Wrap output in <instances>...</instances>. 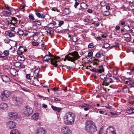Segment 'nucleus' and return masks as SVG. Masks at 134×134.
Returning <instances> with one entry per match:
<instances>
[{"instance_id":"nucleus-33","label":"nucleus","mask_w":134,"mask_h":134,"mask_svg":"<svg viewBox=\"0 0 134 134\" xmlns=\"http://www.w3.org/2000/svg\"><path fill=\"white\" fill-rule=\"evenodd\" d=\"M72 40L73 41L75 42L78 41V38L76 36H74L72 37Z\"/></svg>"},{"instance_id":"nucleus-23","label":"nucleus","mask_w":134,"mask_h":134,"mask_svg":"<svg viewBox=\"0 0 134 134\" xmlns=\"http://www.w3.org/2000/svg\"><path fill=\"white\" fill-rule=\"evenodd\" d=\"M10 134H20V132L17 129H14L11 131Z\"/></svg>"},{"instance_id":"nucleus-4","label":"nucleus","mask_w":134,"mask_h":134,"mask_svg":"<svg viewBox=\"0 0 134 134\" xmlns=\"http://www.w3.org/2000/svg\"><path fill=\"white\" fill-rule=\"evenodd\" d=\"M70 55L71 54L72 57H68L66 56V58L68 59V61L74 62L77 59H79L80 57L79 55V54L77 51H74L70 54Z\"/></svg>"},{"instance_id":"nucleus-32","label":"nucleus","mask_w":134,"mask_h":134,"mask_svg":"<svg viewBox=\"0 0 134 134\" xmlns=\"http://www.w3.org/2000/svg\"><path fill=\"white\" fill-rule=\"evenodd\" d=\"M29 18L30 20L33 21L35 20L34 15L32 14H30L29 15Z\"/></svg>"},{"instance_id":"nucleus-14","label":"nucleus","mask_w":134,"mask_h":134,"mask_svg":"<svg viewBox=\"0 0 134 134\" xmlns=\"http://www.w3.org/2000/svg\"><path fill=\"white\" fill-rule=\"evenodd\" d=\"M8 106L6 103H2L0 105V109H2L7 110L8 109Z\"/></svg>"},{"instance_id":"nucleus-15","label":"nucleus","mask_w":134,"mask_h":134,"mask_svg":"<svg viewBox=\"0 0 134 134\" xmlns=\"http://www.w3.org/2000/svg\"><path fill=\"white\" fill-rule=\"evenodd\" d=\"M2 78L3 81L7 83L9 82L10 80L9 78L6 76H2Z\"/></svg>"},{"instance_id":"nucleus-34","label":"nucleus","mask_w":134,"mask_h":134,"mask_svg":"<svg viewBox=\"0 0 134 134\" xmlns=\"http://www.w3.org/2000/svg\"><path fill=\"white\" fill-rule=\"evenodd\" d=\"M63 12L66 15H68L69 13V12L68 8H65L63 10Z\"/></svg>"},{"instance_id":"nucleus-5","label":"nucleus","mask_w":134,"mask_h":134,"mask_svg":"<svg viewBox=\"0 0 134 134\" xmlns=\"http://www.w3.org/2000/svg\"><path fill=\"white\" fill-rule=\"evenodd\" d=\"M10 94V92L8 91H4L1 93V99L3 101L8 100Z\"/></svg>"},{"instance_id":"nucleus-54","label":"nucleus","mask_w":134,"mask_h":134,"mask_svg":"<svg viewBox=\"0 0 134 134\" xmlns=\"http://www.w3.org/2000/svg\"><path fill=\"white\" fill-rule=\"evenodd\" d=\"M30 82L31 84L35 86H36V83H35L34 81V80H31V81H30Z\"/></svg>"},{"instance_id":"nucleus-37","label":"nucleus","mask_w":134,"mask_h":134,"mask_svg":"<svg viewBox=\"0 0 134 134\" xmlns=\"http://www.w3.org/2000/svg\"><path fill=\"white\" fill-rule=\"evenodd\" d=\"M17 59L18 60L21 61H24L25 60L24 58L22 56H18L17 57Z\"/></svg>"},{"instance_id":"nucleus-12","label":"nucleus","mask_w":134,"mask_h":134,"mask_svg":"<svg viewBox=\"0 0 134 134\" xmlns=\"http://www.w3.org/2000/svg\"><path fill=\"white\" fill-rule=\"evenodd\" d=\"M13 103L16 105H19L21 104L22 99H21L16 97H14L13 98Z\"/></svg>"},{"instance_id":"nucleus-47","label":"nucleus","mask_w":134,"mask_h":134,"mask_svg":"<svg viewBox=\"0 0 134 134\" xmlns=\"http://www.w3.org/2000/svg\"><path fill=\"white\" fill-rule=\"evenodd\" d=\"M34 22L35 24L39 25H40L41 24L40 20L36 21H34Z\"/></svg>"},{"instance_id":"nucleus-16","label":"nucleus","mask_w":134,"mask_h":134,"mask_svg":"<svg viewBox=\"0 0 134 134\" xmlns=\"http://www.w3.org/2000/svg\"><path fill=\"white\" fill-rule=\"evenodd\" d=\"M40 71V68H37L35 70L34 74V78H38V74Z\"/></svg>"},{"instance_id":"nucleus-30","label":"nucleus","mask_w":134,"mask_h":134,"mask_svg":"<svg viewBox=\"0 0 134 134\" xmlns=\"http://www.w3.org/2000/svg\"><path fill=\"white\" fill-rule=\"evenodd\" d=\"M14 65L16 68H18L21 66V64L19 62H16L14 63Z\"/></svg>"},{"instance_id":"nucleus-43","label":"nucleus","mask_w":134,"mask_h":134,"mask_svg":"<svg viewBox=\"0 0 134 134\" xmlns=\"http://www.w3.org/2000/svg\"><path fill=\"white\" fill-rule=\"evenodd\" d=\"M88 47L89 48H92L94 47V44L93 43H90L88 46Z\"/></svg>"},{"instance_id":"nucleus-26","label":"nucleus","mask_w":134,"mask_h":134,"mask_svg":"<svg viewBox=\"0 0 134 134\" xmlns=\"http://www.w3.org/2000/svg\"><path fill=\"white\" fill-rule=\"evenodd\" d=\"M100 78L103 80V81L105 80L108 77L107 75L102 74L100 76Z\"/></svg>"},{"instance_id":"nucleus-62","label":"nucleus","mask_w":134,"mask_h":134,"mask_svg":"<svg viewBox=\"0 0 134 134\" xmlns=\"http://www.w3.org/2000/svg\"><path fill=\"white\" fill-rule=\"evenodd\" d=\"M93 54V53L92 52H89L88 53V55L89 57H91Z\"/></svg>"},{"instance_id":"nucleus-57","label":"nucleus","mask_w":134,"mask_h":134,"mask_svg":"<svg viewBox=\"0 0 134 134\" xmlns=\"http://www.w3.org/2000/svg\"><path fill=\"white\" fill-rule=\"evenodd\" d=\"M79 3L77 1L74 4V7L75 8H77V7L79 5Z\"/></svg>"},{"instance_id":"nucleus-1","label":"nucleus","mask_w":134,"mask_h":134,"mask_svg":"<svg viewBox=\"0 0 134 134\" xmlns=\"http://www.w3.org/2000/svg\"><path fill=\"white\" fill-rule=\"evenodd\" d=\"M49 55H46L43 59V60L45 61H48L51 59V64L53 66L57 67L58 66V63L59 62L58 60L60 59V57L56 56H53L49 52Z\"/></svg>"},{"instance_id":"nucleus-31","label":"nucleus","mask_w":134,"mask_h":134,"mask_svg":"<svg viewBox=\"0 0 134 134\" xmlns=\"http://www.w3.org/2000/svg\"><path fill=\"white\" fill-rule=\"evenodd\" d=\"M123 29L126 31H129L130 30V28L129 25H124L123 27Z\"/></svg>"},{"instance_id":"nucleus-56","label":"nucleus","mask_w":134,"mask_h":134,"mask_svg":"<svg viewBox=\"0 0 134 134\" xmlns=\"http://www.w3.org/2000/svg\"><path fill=\"white\" fill-rule=\"evenodd\" d=\"M131 32L132 34V35L134 36V28H133L131 30Z\"/></svg>"},{"instance_id":"nucleus-36","label":"nucleus","mask_w":134,"mask_h":134,"mask_svg":"<svg viewBox=\"0 0 134 134\" xmlns=\"http://www.w3.org/2000/svg\"><path fill=\"white\" fill-rule=\"evenodd\" d=\"M110 45L109 43H106L104 45H103L102 46V48H104L105 49L107 48L108 47L110 46Z\"/></svg>"},{"instance_id":"nucleus-24","label":"nucleus","mask_w":134,"mask_h":134,"mask_svg":"<svg viewBox=\"0 0 134 134\" xmlns=\"http://www.w3.org/2000/svg\"><path fill=\"white\" fill-rule=\"evenodd\" d=\"M17 23V20L15 17H12V20L10 23L13 25L16 24Z\"/></svg>"},{"instance_id":"nucleus-41","label":"nucleus","mask_w":134,"mask_h":134,"mask_svg":"<svg viewBox=\"0 0 134 134\" xmlns=\"http://www.w3.org/2000/svg\"><path fill=\"white\" fill-rule=\"evenodd\" d=\"M102 55V54H101L100 53L98 52L96 54L95 56L97 58H99L101 57Z\"/></svg>"},{"instance_id":"nucleus-40","label":"nucleus","mask_w":134,"mask_h":134,"mask_svg":"<svg viewBox=\"0 0 134 134\" xmlns=\"http://www.w3.org/2000/svg\"><path fill=\"white\" fill-rule=\"evenodd\" d=\"M130 129L132 133L134 134V125H132L130 127Z\"/></svg>"},{"instance_id":"nucleus-39","label":"nucleus","mask_w":134,"mask_h":134,"mask_svg":"<svg viewBox=\"0 0 134 134\" xmlns=\"http://www.w3.org/2000/svg\"><path fill=\"white\" fill-rule=\"evenodd\" d=\"M32 44L34 46H38L39 45V43L37 42L33 41L32 42Z\"/></svg>"},{"instance_id":"nucleus-50","label":"nucleus","mask_w":134,"mask_h":134,"mask_svg":"<svg viewBox=\"0 0 134 134\" xmlns=\"http://www.w3.org/2000/svg\"><path fill=\"white\" fill-rule=\"evenodd\" d=\"M64 24V21H60L59 22L58 25L59 26L62 25Z\"/></svg>"},{"instance_id":"nucleus-2","label":"nucleus","mask_w":134,"mask_h":134,"mask_svg":"<svg viewBox=\"0 0 134 134\" xmlns=\"http://www.w3.org/2000/svg\"><path fill=\"white\" fill-rule=\"evenodd\" d=\"M75 116L74 114L70 112L66 113L64 115L63 121L64 123L67 125H71L74 123Z\"/></svg>"},{"instance_id":"nucleus-63","label":"nucleus","mask_w":134,"mask_h":134,"mask_svg":"<svg viewBox=\"0 0 134 134\" xmlns=\"http://www.w3.org/2000/svg\"><path fill=\"white\" fill-rule=\"evenodd\" d=\"M7 9L10 11V10H12L13 9V8L12 7H8L6 8Z\"/></svg>"},{"instance_id":"nucleus-25","label":"nucleus","mask_w":134,"mask_h":134,"mask_svg":"<svg viewBox=\"0 0 134 134\" xmlns=\"http://www.w3.org/2000/svg\"><path fill=\"white\" fill-rule=\"evenodd\" d=\"M98 71L97 73H101L104 71V69L102 65L100 66L99 67V69H98Z\"/></svg>"},{"instance_id":"nucleus-35","label":"nucleus","mask_w":134,"mask_h":134,"mask_svg":"<svg viewBox=\"0 0 134 134\" xmlns=\"http://www.w3.org/2000/svg\"><path fill=\"white\" fill-rule=\"evenodd\" d=\"M103 14L104 16H108L110 15V13L109 11H105L103 13Z\"/></svg>"},{"instance_id":"nucleus-3","label":"nucleus","mask_w":134,"mask_h":134,"mask_svg":"<svg viewBox=\"0 0 134 134\" xmlns=\"http://www.w3.org/2000/svg\"><path fill=\"white\" fill-rule=\"evenodd\" d=\"M85 129L87 133L91 134L94 133L97 130L96 125L93 121L90 120H88L86 121Z\"/></svg>"},{"instance_id":"nucleus-55","label":"nucleus","mask_w":134,"mask_h":134,"mask_svg":"<svg viewBox=\"0 0 134 134\" xmlns=\"http://www.w3.org/2000/svg\"><path fill=\"white\" fill-rule=\"evenodd\" d=\"M120 23L121 25H124L125 24V22L123 21H120Z\"/></svg>"},{"instance_id":"nucleus-64","label":"nucleus","mask_w":134,"mask_h":134,"mask_svg":"<svg viewBox=\"0 0 134 134\" xmlns=\"http://www.w3.org/2000/svg\"><path fill=\"white\" fill-rule=\"evenodd\" d=\"M90 109L89 108L87 107H86L84 108V110L85 111H87Z\"/></svg>"},{"instance_id":"nucleus-27","label":"nucleus","mask_w":134,"mask_h":134,"mask_svg":"<svg viewBox=\"0 0 134 134\" xmlns=\"http://www.w3.org/2000/svg\"><path fill=\"white\" fill-rule=\"evenodd\" d=\"M46 27L47 28L51 29L55 28V26L53 25L51 23L48 24L47 26H46Z\"/></svg>"},{"instance_id":"nucleus-53","label":"nucleus","mask_w":134,"mask_h":134,"mask_svg":"<svg viewBox=\"0 0 134 134\" xmlns=\"http://www.w3.org/2000/svg\"><path fill=\"white\" fill-rule=\"evenodd\" d=\"M4 42L5 43H8L10 42L9 40L8 39H6L4 40Z\"/></svg>"},{"instance_id":"nucleus-7","label":"nucleus","mask_w":134,"mask_h":134,"mask_svg":"<svg viewBox=\"0 0 134 134\" xmlns=\"http://www.w3.org/2000/svg\"><path fill=\"white\" fill-rule=\"evenodd\" d=\"M61 132L63 134H72V132L69 127L67 126L62 127L61 129Z\"/></svg>"},{"instance_id":"nucleus-46","label":"nucleus","mask_w":134,"mask_h":134,"mask_svg":"<svg viewBox=\"0 0 134 134\" xmlns=\"http://www.w3.org/2000/svg\"><path fill=\"white\" fill-rule=\"evenodd\" d=\"M91 71L93 72H96L97 73V71H98V69L93 68L92 69H91Z\"/></svg>"},{"instance_id":"nucleus-19","label":"nucleus","mask_w":134,"mask_h":134,"mask_svg":"<svg viewBox=\"0 0 134 134\" xmlns=\"http://www.w3.org/2000/svg\"><path fill=\"white\" fill-rule=\"evenodd\" d=\"M10 74L13 76H16L17 74L16 70L13 68H11L10 70Z\"/></svg>"},{"instance_id":"nucleus-52","label":"nucleus","mask_w":134,"mask_h":134,"mask_svg":"<svg viewBox=\"0 0 134 134\" xmlns=\"http://www.w3.org/2000/svg\"><path fill=\"white\" fill-rule=\"evenodd\" d=\"M26 77L27 79H29L30 78V74H28L26 75Z\"/></svg>"},{"instance_id":"nucleus-8","label":"nucleus","mask_w":134,"mask_h":134,"mask_svg":"<svg viewBox=\"0 0 134 134\" xmlns=\"http://www.w3.org/2000/svg\"><path fill=\"white\" fill-rule=\"evenodd\" d=\"M36 134H46V130L43 127H38L36 129Z\"/></svg>"},{"instance_id":"nucleus-17","label":"nucleus","mask_w":134,"mask_h":134,"mask_svg":"<svg viewBox=\"0 0 134 134\" xmlns=\"http://www.w3.org/2000/svg\"><path fill=\"white\" fill-rule=\"evenodd\" d=\"M127 113L130 114H133L134 113V108L129 107L126 110Z\"/></svg>"},{"instance_id":"nucleus-6","label":"nucleus","mask_w":134,"mask_h":134,"mask_svg":"<svg viewBox=\"0 0 134 134\" xmlns=\"http://www.w3.org/2000/svg\"><path fill=\"white\" fill-rule=\"evenodd\" d=\"M24 114L27 116L31 115L33 112L32 108L28 106H27L24 108Z\"/></svg>"},{"instance_id":"nucleus-9","label":"nucleus","mask_w":134,"mask_h":134,"mask_svg":"<svg viewBox=\"0 0 134 134\" xmlns=\"http://www.w3.org/2000/svg\"><path fill=\"white\" fill-rule=\"evenodd\" d=\"M18 115L16 112H9L8 114V118L10 119H16L18 118Z\"/></svg>"},{"instance_id":"nucleus-44","label":"nucleus","mask_w":134,"mask_h":134,"mask_svg":"<svg viewBox=\"0 0 134 134\" xmlns=\"http://www.w3.org/2000/svg\"><path fill=\"white\" fill-rule=\"evenodd\" d=\"M18 33L19 35L22 36L23 35L24 33L23 31L21 30H19L18 31Z\"/></svg>"},{"instance_id":"nucleus-42","label":"nucleus","mask_w":134,"mask_h":134,"mask_svg":"<svg viewBox=\"0 0 134 134\" xmlns=\"http://www.w3.org/2000/svg\"><path fill=\"white\" fill-rule=\"evenodd\" d=\"M9 51H4L3 52V54L5 56H8L9 54Z\"/></svg>"},{"instance_id":"nucleus-18","label":"nucleus","mask_w":134,"mask_h":134,"mask_svg":"<svg viewBox=\"0 0 134 134\" xmlns=\"http://www.w3.org/2000/svg\"><path fill=\"white\" fill-rule=\"evenodd\" d=\"M5 34L10 37H14L15 36V34L12 33L10 31H6L5 32Z\"/></svg>"},{"instance_id":"nucleus-61","label":"nucleus","mask_w":134,"mask_h":134,"mask_svg":"<svg viewBox=\"0 0 134 134\" xmlns=\"http://www.w3.org/2000/svg\"><path fill=\"white\" fill-rule=\"evenodd\" d=\"M52 10L55 11H57L58 12H59V11L57 9V8H53L52 9Z\"/></svg>"},{"instance_id":"nucleus-29","label":"nucleus","mask_w":134,"mask_h":134,"mask_svg":"<svg viewBox=\"0 0 134 134\" xmlns=\"http://www.w3.org/2000/svg\"><path fill=\"white\" fill-rule=\"evenodd\" d=\"M125 38H131V36L129 34H124L122 35Z\"/></svg>"},{"instance_id":"nucleus-22","label":"nucleus","mask_w":134,"mask_h":134,"mask_svg":"<svg viewBox=\"0 0 134 134\" xmlns=\"http://www.w3.org/2000/svg\"><path fill=\"white\" fill-rule=\"evenodd\" d=\"M36 15L38 17L42 19L44 18L45 16L42 14H41L39 12H37L36 13Z\"/></svg>"},{"instance_id":"nucleus-45","label":"nucleus","mask_w":134,"mask_h":134,"mask_svg":"<svg viewBox=\"0 0 134 134\" xmlns=\"http://www.w3.org/2000/svg\"><path fill=\"white\" fill-rule=\"evenodd\" d=\"M64 66L67 67L66 68L67 69H69V68H70V66L68 67V66H67L66 65H58V66L57 68H59L60 67H61L62 68H63V67H64Z\"/></svg>"},{"instance_id":"nucleus-38","label":"nucleus","mask_w":134,"mask_h":134,"mask_svg":"<svg viewBox=\"0 0 134 134\" xmlns=\"http://www.w3.org/2000/svg\"><path fill=\"white\" fill-rule=\"evenodd\" d=\"M34 81L35 83H36V86L38 85V84H39V81L38 80L37 78H34Z\"/></svg>"},{"instance_id":"nucleus-51","label":"nucleus","mask_w":134,"mask_h":134,"mask_svg":"<svg viewBox=\"0 0 134 134\" xmlns=\"http://www.w3.org/2000/svg\"><path fill=\"white\" fill-rule=\"evenodd\" d=\"M34 105L35 106V107L36 108H37L38 106V103L37 101H35L34 102Z\"/></svg>"},{"instance_id":"nucleus-58","label":"nucleus","mask_w":134,"mask_h":134,"mask_svg":"<svg viewBox=\"0 0 134 134\" xmlns=\"http://www.w3.org/2000/svg\"><path fill=\"white\" fill-rule=\"evenodd\" d=\"M126 1L130 3H132L134 2L133 0H126Z\"/></svg>"},{"instance_id":"nucleus-59","label":"nucleus","mask_w":134,"mask_h":134,"mask_svg":"<svg viewBox=\"0 0 134 134\" xmlns=\"http://www.w3.org/2000/svg\"><path fill=\"white\" fill-rule=\"evenodd\" d=\"M120 29V26H118V25L116 26L115 29L116 30H119Z\"/></svg>"},{"instance_id":"nucleus-13","label":"nucleus","mask_w":134,"mask_h":134,"mask_svg":"<svg viewBox=\"0 0 134 134\" xmlns=\"http://www.w3.org/2000/svg\"><path fill=\"white\" fill-rule=\"evenodd\" d=\"M16 124L13 121H10L7 123V127L9 129L14 128L16 125Z\"/></svg>"},{"instance_id":"nucleus-49","label":"nucleus","mask_w":134,"mask_h":134,"mask_svg":"<svg viewBox=\"0 0 134 134\" xmlns=\"http://www.w3.org/2000/svg\"><path fill=\"white\" fill-rule=\"evenodd\" d=\"M129 9L130 10H134V5H130L128 7Z\"/></svg>"},{"instance_id":"nucleus-20","label":"nucleus","mask_w":134,"mask_h":134,"mask_svg":"<svg viewBox=\"0 0 134 134\" xmlns=\"http://www.w3.org/2000/svg\"><path fill=\"white\" fill-rule=\"evenodd\" d=\"M32 118L35 120H37L39 118V116L38 113H35L33 114L32 116Z\"/></svg>"},{"instance_id":"nucleus-11","label":"nucleus","mask_w":134,"mask_h":134,"mask_svg":"<svg viewBox=\"0 0 134 134\" xmlns=\"http://www.w3.org/2000/svg\"><path fill=\"white\" fill-rule=\"evenodd\" d=\"M116 129L113 126H110L106 130L107 134H116Z\"/></svg>"},{"instance_id":"nucleus-60","label":"nucleus","mask_w":134,"mask_h":134,"mask_svg":"<svg viewBox=\"0 0 134 134\" xmlns=\"http://www.w3.org/2000/svg\"><path fill=\"white\" fill-rule=\"evenodd\" d=\"M54 97H48V98L49 99L51 100H54Z\"/></svg>"},{"instance_id":"nucleus-21","label":"nucleus","mask_w":134,"mask_h":134,"mask_svg":"<svg viewBox=\"0 0 134 134\" xmlns=\"http://www.w3.org/2000/svg\"><path fill=\"white\" fill-rule=\"evenodd\" d=\"M51 108L54 110L57 111L58 112H59L62 109L61 108H58L53 105H52L51 106Z\"/></svg>"},{"instance_id":"nucleus-28","label":"nucleus","mask_w":134,"mask_h":134,"mask_svg":"<svg viewBox=\"0 0 134 134\" xmlns=\"http://www.w3.org/2000/svg\"><path fill=\"white\" fill-rule=\"evenodd\" d=\"M98 134H107L106 132L104 130L103 127H101L100 129Z\"/></svg>"},{"instance_id":"nucleus-10","label":"nucleus","mask_w":134,"mask_h":134,"mask_svg":"<svg viewBox=\"0 0 134 134\" xmlns=\"http://www.w3.org/2000/svg\"><path fill=\"white\" fill-rule=\"evenodd\" d=\"M113 82H114V81L111 78L107 77L105 80L103 81L102 85L103 86H108L110 85V84Z\"/></svg>"},{"instance_id":"nucleus-48","label":"nucleus","mask_w":134,"mask_h":134,"mask_svg":"<svg viewBox=\"0 0 134 134\" xmlns=\"http://www.w3.org/2000/svg\"><path fill=\"white\" fill-rule=\"evenodd\" d=\"M92 21V19H91V20H89V18H88L87 19H84L83 20V21L86 22H88L89 21Z\"/></svg>"}]
</instances>
